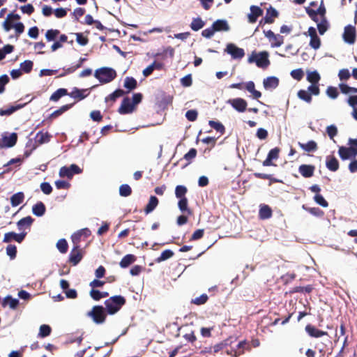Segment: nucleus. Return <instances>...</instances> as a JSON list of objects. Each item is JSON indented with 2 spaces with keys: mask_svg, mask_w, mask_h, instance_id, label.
Segmentation results:
<instances>
[{
  "mask_svg": "<svg viewBox=\"0 0 357 357\" xmlns=\"http://www.w3.org/2000/svg\"><path fill=\"white\" fill-rule=\"evenodd\" d=\"M181 84L184 87H189L192 84L191 74H188L181 79Z\"/></svg>",
  "mask_w": 357,
  "mask_h": 357,
  "instance_id": "338daca9",
  "label": "nucleus"
},
{
  "mask_svg": "<svg viewBox=\"0 0 357 357\" xmlns=\"http://www.w3.org/2000/svg\"><path fill=\"white\" fill-rule=\"evenodd\" d=\"M278 15L279 13L277 10L273 7L270 6L267 8L266 15L264 17V24H273L275 21L274 19L278 17Z\"/></svg>",
  "mask_w": 357,
  "mask_h": 357,
  "instance_id": "aec40b11",
  "label": "nucleus"
},
{
  "mask_svg": "<svg viewBox=\"0 0 357 357\" xmlns=\"http://www.w3.org/2000/svg\"><path fill=\"white\" fill-rule=\"evenodd\" d=\"M26 235V233H20V234H16L13 231L8 232L5 234L3 242L4 243H9L12 240H14L17 241V243H22L23 240L24 239L25 236Z\"/></svg>",
  "mask_w": 357,
  "mask_h": 357,
  "instance_id": "dca6fc26",
  "label": "nucleus"
},
{
  "mask_svg": "<svg viewBox=\"0 0 357 357\" xmlns=\"http://www.w3.org/2000/svg\"><path fill=\"white\" fill-rule=\"evenodd\" d=\"M328 27L329 24L326 18H321L320 22L317 24V29L319 33L321 35L324 34V33L328 30Z\"/></svg>",
  "mask_w": 357,
  "mask_h": 357,
  "instance_id": "49530a36",
  "label": "nucleus"
},
{
  "mask_svg": "<svg viewBox=\"0 0 357 357\" xmlns=\"http://www.w3.org/2000/svg\"><path fill=\"white\" fill-rule=\"evenodd\" d=\"M158 199L155 196H151L149 203L144 208V212L146 214L151 213L158 204Z\"/></svg>",
  "mask_w": 357,
  "mask_h": 357,
  "instance_id": "c85d7f7f",
  "label": "nucleus"
},
{
  "mask_svg": "<svg viewBox=\"0 0 357 357\" xmlns=\"http://www.w3.org/2000/svg\"><path fill=\"white\" fill-rule=\"evenodd\" d=\"M263 85L266 89H275L279 85V79L274 76L268 77L264 79Z\"/></svg>",
  "mask_w": 357,
  "mask_h": 357,
  "instance_id": "b1692460",
  "label": "nucleus"
},
{
  "mask_svg": "<svg viewBox=\"0 0 357 357\" xmlns=\"http://www.w3.org/2000/svg\"><path fill=\"white\" fill-rule=\"evenodd\" d=\"M125 93L126 92L123 89H118L105 98V102L111 101L114 102L116 98L123 96Z\"/></svg>",
  "mask_w": 357,
  "mask_h": 357,
  "instance_id": "e433bc0d",
  "label": "nucleus"
},
{
  "mask_svg": "<svg viewBox=\"0 0 357 357\" xmlns=\"http://www.w3.org/2000/svg\"><path fill=\"white\" fill-rule=\"evenodd\" d=\"M137 257L134 255L128 254L121 259L119 265L122 268H126L134 263Z\"/></svg>",
  "mask_w": 357,
  "mask_h": 357,
  "instance_id": "bb28decb",
  "label": "nucleus"
},
{
  "mask_svg": "<svg viewBox=\"0 0 357 357\" xmlns=\"http://www.w3.org/2000/svg\"><path fill=\"white\" fill-rule=\"evenodd\" d=\"M174 255V253L172 250H165L161 253L160 257H158V258H156L155 259V261L156 263H160L162 261H164L165 260H167V259L172 258Z\"/></svg>",
  "mask_w": 357,
  "mask_h": 357,
  "instance_id": "58836bf2",
  "label": "nucleus"
},
{
  "mask_svg": "<svg viewBox=\"0 0 357 357\" xmlns=\"http://www.w3.org/2000/svg\"><path fill=\"white\" fill-rule=\"evenodd\" d=\"M45 206L42 202H38L32 207L33 213L38 217L43 215L45 213Z\"/></svg>",
  "mask_w": 357,
  "mask_h": 357,
  "instance_id": "2f4dec72",
  "label": "nucleus"
},
{
  "mask_svg": "<svg viewBox=\"0 0 357 357\" xmlns=\"http://www.w3.org/2000/svg\"><path fill=\"white\" fill-rule=\"evenodd\" d=\"M82 257V249H80L79 246H74L69 255V262L73 266H76L79 263Z\"/></svg>",
  "mask_w": 357,
  "mask_h": 357,
  "instance_id": "4468645a",
  "label": "nucleus"
},
{
  "mask_svg": "<svg viewBox=\"0 0 357 357\" xmlns=\"http://www.w3.org/2000/svg\"><path fill=\"white\" fill-rule=\"evenodd\" d=\"M24 105H17L15 106H10L9 108L6 109H0V115L1 116H10L17 110L23 107Z\"/></svg>",
  "mask_w": 357,
  "mask_h": 357,
  "instance_id": "37998d69",
  "label": "nucleus"
},
{
  "mask_svg": "<svg viewBox=\"0 0 357 357\" xmlns=\"http://www.w3.org/2000/svg\"><path fill=\"white\" fill-rule=\"evenodd\" d=\"M225 52L230 54L234 59H241L245 56L244 50L237 47L234 43H228Z\"/></svg>",
  "mask_w": 357,
  "mask_h": 357,
  "instance_id": "1a4fd4ad",
  "label": "nucleus"
},
{
  "mask_svg": "<svg viewBox=\"0 0 357 357\" xmlns=\"http://www.w3.org/2000/svg\"><path fill=\"white\" fill-rule=\"evenodd\" d=\"M260 345V342L258 339L252 340L250 343L247 342L245 340L241 341L236 345V349H231L230 350H227V353L233 356H239L244 353L245 349L250 350L251 347L256 348Z\"/></svg>",
  "mask_w": 357,
  "mask_h": 357,
  "instance_id": "20e7f679",
  "label": "nucleus"
},
{
  "mask_svg": "<svg viewBox=\"0 0 357 357\" xmlns=\"http://www.w3.org/2000/svg\"><path fill=\"white\" fill-rule=\"evenodd\" d=\"M68 96L66 89L60 88L54 91L50 96V100L53 102H57L61 97Z\"/></svg>",
  "mask_w": 357,
  "mask_h": 357,
  "instance_id": "72a5a7b5",
  "label": "nucleus"
},
{
  "mask_svg": "<svg viewBox=\"0 0 357 357\" xmlns=\"http://www.w3.org/2000/svg\"><path fill=\"white\" fill-rule=\"evenodd\" d=\"M208 299V297L207 294H203L200 296L197 297L194 299H192L191 303L197 305H201L207 302Z\"/></svg>",
  "mask_w": 357,
  "mask_h": 357,
  "instance_id": "864d4df0",
  "label": "nucleus"
},
{
  "mask_svg": "<svg viewBox=\"0 0 357 357\" xmlns=\"http://www.w3.org/2000/svg\"><path fill=\"white\" fill-rule=\"evenodd\" d=\"M326 132L328 137L333 139L337 134V128L335 125H331L326 128Z\"/></svg>",
  "mask_w": 357,
  "mask_h": 357,
  "instance_id": "774afa93",
  "label": "nucleus"
},
{
  "mask_svg": "<svg viewBox=\"0 0 357 357\" xmlns=\"http://www.w3.org/2000/svg\"><path fill=\"white\" fill-rule=\"evenodd\" d=\"M75 103L71 104H67L61 106L59 109L55 110L54 112H52L50 115L51 118H56L59 116L61 115L65 112L68 111L69 109H70Z\"/></svg>",
  "mask_w": 357,
  "mask_h": 357,
  "instance_id": "a19ab883",
  "label": "nucleus"
},
{
  "mask_svg": "<svg viewBox=\"0 0 357 357\" xmlns=\"http://www.w3.org/2000/svg\"><path fill=\"white\" fill-rule=\"evenodd\" d=\"M76 40L80 45L84 46L88 44L89 38L83 36L82 33H76Z\"/></svg>",
  "mask_w": 357,
  "mask_h": 357,
  "instance_id": "69168bd1",
  "label": "nucleus"
},
{
  "mask_svg": "<svg viewBox=\"0 0 357 357\" xmlns=\"http://www.w3.org/2000/svg\"><path fill=\"white\" fill-rule=\"evenodd\" d=\"M94 76L101 84H107L116 78V72L112 68L102 67L95 71Z\"/></svg>",
  "mask_w": 357,
  "mask_h": 357,
  "instance_id": "7ed1b4c3",
  "label": "nucleus"
},
{
  "mask_svg": "<svg viewBox=\"0 0 357 357\" xmlns=\"http://www.w3.org/2000/svg\"><path fill=\"white\" fill-rule=\"evenodd\" d=\"M52 333V328L47 324H43L40 326L38 337L44 338L49 336Z\"/></svg>",
  "mask_w": 357,
  "mask_h": 357,
  "instance_id": "ea45409f",
  "label": "nucleus"
},
{
  "mask_svg": "<svg viewBox=\"0 0 357 357\" xmlns=\"http://www.w3.org/2000/svg\"><path fill=\"white\" fill-rule=\"evenodd\" d=\"M269 42L272 47H278L284 43V37L280 34H275L271 39V41Z\"/></svg>",
  "mask_w": 357,
  "mask_h": 357,
  "instance_id": "de8ad7c7",
  "label": "nucleus"
},
{
  "mask_svg": "<svg viewBox=\"0 0 357 357\" xmlns=\"http://www.w3.org/2000/svg\"><path fill=\"white\" fill-rule=\"evenodd\" d=\"M314 202L322 207H327L328 206V202L320 194H316L314 197Z\"/></svg>",
  "mask_w": 357,
  "mask_h": 357,
  "instance_id": "052dcab7",
  "label": "nucleus"
},
{
  "mask_svg": "<svg viewBox=\"0 0 357 357\" xmlns=\"http://www.w3.org/2000/svg\"><path fill=\"white\" fill-rule=\"evenodd\" d=\"M126 298L121 295L113 296L105 301V310L108 314L118 312L126 304Z\"/></svg>",
  "mask_w": 357,
  "mask_h": 357,
  "instance_id": "f03ea898",
  "label": "nucleus"
},
{
  "mask_svg": "<svg viewBox=\"0 0 357 357\" xmlns=\"http://www.w3.org/2000/svg\"><path fill=\"white\" fill-rule=\"evenodd\" d=\"M326 166L331 172H336L339 169V162L337 159L332 155L326 156Z\"/></svg>",
  "mask_w": 357,
  "mask_h": 357,
  "instance_id": "4be33fe9",
  "label": "nucleus"
},
{
  "mask_svg": "<svg viewBox=\"0 0 357 357\" xmlns=\"http://www.w3.org/2000/svg\"><path fill=\"white\" fill-rule=\"evenodd\" d=\"M297 96L298 97L305 101L307 103H310L312 102V96L310 95V93L306 91V90H304V89H301L298 91L297 93Z\"/></svg>",
  "mask_w": 357,
  "mask_h": 357,
  "instance_id": "a18cd8bd",
  "label": "nucleus"
},
{
  "mask_svg": "<svg viewBox=\"0 0 357 357\" xmlns=\"http://www.w3.org/2000/svg\"><path fill=\"white\" fill-rule=\"evenodd\" d=\"M107 312L105 308L102 305H95L92 310L87 313L96 324H101L105 321L107 317Z\"/></svg>",
  "mask_w": 357,
  "mask_h": 357,
  "instance_id": "423d86ee",
  "label": "nucleus"
},
{
  "mask_svg": "<svg viewBox=\"0 0 357 357\" xmlns=\"http://www.w3.org/2000/svg\"><path fill=\"white\" fill-rule=\"evenodd\" d=\"M60 31L58 29H49L46 31L45 38L47 41H53L59 35Z\"/></svg>",
  "mask_w": 357,
  "mask_h": 357,
  "instance_id": "3c124183",
  "label": "nucleus"
},
{
  "mask_svg": "<svg viewBox=\"0 0 357 357\" xmlns=\"http://www.w3.org/2000/svg\"><path fill=\"white\" fill-rule=\"evenodd\" d=\"M197 153V150L195 148H192L187 153L184 155L183 158L187 160L188 162L183 166V168L185 167L192 162V160L196 157Z\"/></svg>",
  "mask_w": 357,
  "mask_h": 357,
  "instance_id": "79ce46f5",
  "label": "nucleus"
},
{
  "mask_svg": "<svg viewBox=\"0 0 357 357\" xmlns=\"http://www.w3.org/2000/svg\"><path fill=\"white\" fill-rule=\"evenodd\" d=\"M24 199V192H17L11 196L10 204H11L12 206L15 207V206H17L18 205H20V204H22L23 202Z\"/></svg>",
  "mask_w": 357,
  "mask_h": 357,
  "instance_id": "473e14b6",
  "label": "nucleus"
},
{
  "mask_svg": "<svg viewBox=\"0 0 357 357\" xmlns=\"http://www.w3.org/2000/svg\"><path fill=\"white\" fill-rule=\"evenodd\" d=\"M19 305V301L17 298H13L11 296H6L2 303V305L6 307V305H9L11 309H15Z\"/></svg>",
  "mask_w": 357,
  "mask_h": 357,
  "instance_id": "c9c22d12",
  "label": "nucleus"
},
{
  "mask_svg": "<svg viewBox=\"0 0 357 357\" xmlns=\"http://www.w3.org/2000/svg\"><path fill=\"white\" fill-rule=\"evenodd\" d=\"M6 254L10 259H14L17 255V247L15 245L10 244L6 247Z\"/></svg>",
  "mask_w": 357,
  "mask_h": 357,
  "instance_id": "13d9d810",
  "label": "nucleus"
},
{
  "mask_svg": "<svg viewBox=\"0 0 357 357\" xmlns=\"http://www.w3.org/2000/svg\"><path fill=\"white\" fill-rule=\"evenodd\" d=\"M187 192L188 188L185 185H178L175 188V195L178 199L186 197L185 195Z\"/></svg>",
  "mask_w": 357,
  "mask_h": 357,
  "instance_id": "c03bdc74",
  "label": "nucleus"
},
{
  "mask_svg": "<svg viewBox=\"0 0 357 357\" xmlns=\"http://www.w3.org/2000/svg\"><path fill=\"white\" fill-rule=\"evenodd\" d=\"M20 20V16L18 14L10 13L8 14L6 20L2 24V26L6 31H9L12 29H15L17 37L24 31V25L22 22H16Z\"/></svg>",
  "mask_w": 357,
  "mask_h": 357,
  "instance_id": "f257e3e1",
  "label": "nucleus"
},
{
  "mask_svg": "<svg viewBox=\"0 0 357 357\" xmlns=\"http://www.w3.org/2000/svg\"><path fill=\"white\" fill-rule=\"evenodd\" d=\"M50 135L47 132H43V131L38 132L35 137V144L36 146H39L43 144L47 143L50 139Z\"/></svg>",
  "mask_w": 357,
  "mask_h": 357,
  "instance_id": "a878e982",
  "label": "nucleus"
},
{
  "mask_svg": "<svg viewBox=\"0 0 357 357\" xmlns=\"http://www.w3.org/2000/svg\"><path fill=\"white\" fill-rule=\"evenodd\" d=\"M134 109V104L131 102L128 97H126L123 99L121 106L118 109V112L121 114H127L132 113Z\"/></svg>",
  "mask_w": 357,
  "mask_h": 357,
  "instance_id": "ddd939ff",
  "label": "nucleus"
},
{
  "mask_svg": "<svg viewBox=\"0 0 357 357\" xmlns=\"http://www.w3.org/2000/svg\"><path fill=\"white\" fill-rule=\"evenodd\" d=\"M71 239L75 247L79 246V243L82 240H83L80 230H78L77 232L74 233L71 236Z\"/></svg>",
  "mask_w": 357,
  "mask_h": 357,
  "instance_id": "bf43d9fd",
  "label": "nucleus"
},
{
  "mask_svg": "<svg viewBox=\"0 0 357 357\" xmlns=\"http://www.w3.org/2000/svg\"><path fill=\"white\" fill-rule=\"evenodd\" d=\"M250 13L248 14V22L251 24L255 23L257 18L263 15V10L257 6H251Z\"/></svg>",
  "mask_w": 357,
  "mask_h": 357,
  "instance_id": "f3484780",
  "label": "nucleus"
},
{
  "mask_svg": "<svg viewBox=\"0 0 357 357\" xmlns=\"http://www.w3.org/2000/svg\"><path fill=\"white\" fill-rule=\"evenodd\" d=\"M326 94L331 98L335 99L338 96L339 92L336 87L330 86L326 89Z\"/></svg>",
  "mask_w": 357,
  "mask_h": 357,
  "instance_id": "0e129e2a",
  "label": "nucleus"
},
{
  "mask_svg": "<svg viewBox=\"0 0 357 357\" xmlns=\"http://www.w3.org/2000/svg\"><path fill=\"white\" fill-rule=\"evenodd\" d=\"M33 62L30 60H26L20 64V68L22 71L29 73L33 68Z\"/></svg>",
  "mask_w": 357,
  "mask_h": 357,
  "instance_id": "5fc2aeb1",
  "label": "nucleus"
},
{
  "mask_svg": "<svg viewBox=\"0 0 357 357\" xmlns=\"http://www.w3.org/2000/svg\"><path fill=\"white\" fill-rule=\"evenodd\" d=\"M132 194V189L128 184H122L119 187V195L121 197H128Z\"/></svg>",
  "mask_w": 357,
  "mask_h": 357,
  "instance_id": "8fccbe9b",
  "label": "nucleus"
},
{
  "mask_svg": "<svg viewBox=\"0 0 357 357\" xmlns=\"http://www.w3.org/2000/svg\"><path fill=\"white\" fill-rule=\"evenodd\" d=\"M56 248L61 253H66L68 251V245L66 239L61 238L56 243Z\"/></svg>",
  "mask_w": 357,
  "mask_h": 357,
  "instance_id": "603ef678",
  "label": "nucleus"
},
{
  "mask_svg": "<svg viewBox=\"0 0 357 357\" xmlns=\"http://www.w3.org/2000/svg\"><path fill=\"white\" fill-rule=\"evenodd\" d=\"M273 215L271 208L266 204H261L259 211V217L261 220L269 219Z\"/></svg>",
  "mask_w": 357,
  "mask_h": 357,
  "instance_id": "5701e85b",
  "label": "nucleus"
},
{
  "mask_svg": "<svg viewBox=\"0 0 357 357\" xmlns=\"http://www.w3.org/2000/svg\"><path fill=\"white\" fill-rule=\"evenodd\" d=\"M315 166L303 164L299 166L298 172L304 178H310L314 175Z\"/></svg>",
  "mask_w": 357,
  "mask_h": 357,
  "instance_id": "6ab92c4d",
  "label": "nucleus"
},
{
  "mask_svg": "<svg viewBox=\"0 0 357 357\" xmlns=\"http://www.w3.org/2000/svg\"><path fill=\"white\" fill-rule=\"evenodd\" d=\"M321 76L317 70L307 72V80L311 84H319Z\"/></svg>",
  "mask_w": 357,
  "mask_h": 357,
  "instance_id": "f704fd0d",
  "label": "nucleus"
},
{
  "mask_svg": "<svg viewBox=\"0 0 357 357\" xmlns=\"http://www.w3.org/2000/svg\"><path fill=\"white\" fill-rule=\"evenodd\" d=\"M205 25V22L199 17L192 19L190 24V28L195 31H197L202 29Z\"/></svg>",
  "mask_w": 357,
  "mask_h": 357,
  "instance_id": "4c0bfd02",
  "label": "nucleus"
},
{
  "mask_svg": "<svg viewBox=\"0 0 357 357\" xmlns=\"http://www.w3.org/2000/svg\"><path fill=\"white\" fill-rule=\"evenodd\" d=\"M356 29L352 25L344 27L343 33L344 40L349 44H354L356 41Z\"/></svg>",
  "mask_w": 357,
  "mask_h": 357,
  "instance_id": "f8f14e48",
  "label": "nucleus"
},
{
  "mask_svg": "<svg viewBox=\"0 0 357 357\" xmlns=\"http://www.w3.org/2000/svg\"><path fill=\"white\" fill-rule=\"evenodd\" d=\"M280 152V149L278 147H275L270 150V151L268 153L267 158H266L265 160L263 161V166L268 167L275 165L272 162V160L278 159Z\"/></svg>",
  "mask_w": 357,
  "mask_h": 357,
  "instance_id": "2eb2a0df",
  "label": "nucleus"
},
{
  "mask_svg": "<svg viewBox=\"0 0 357 357\" xmlns=\"http://www.w3.org/2000/svg\"><path fill=\"white\" fill-rule=\"evenodd\" d=\"M90 93V89H79L77 87H74L70 93H68V96L75 99L76 102L86 98Z\"/></svg>",
  "mask_w": 357,
  "mask_h": 357,
  "instance_id": "9b49d317",
  "label": "nucleus"
},
{
  "mask_svg": "<svg viewBox=\"0 0 357 357\" xmlns=\"http://www.w3.org/2000/svg\"><path fill=\"white\" fill-rule=\"evenodd\" d=\"M33 219L31 216H26L20 219L17 222V228L20 231L23 230L25 227H29L32 225Z\"/></svg>",
  "mask_w": 357,
  "mask_h": 357,
  "instance_id": "c756f323",
  "label": "nucleus"
},
{
  "mask_svg": "<svg viewBox=\"0 0 357 357\" xmlns=\"http://www.w3.org/2000/svg\"><path fill=\"white\" fill-rule=\"evenodd\" d=\"M82 170L80 167L75 165L72 164L70 167H62L59 170V176L61 177H67L68 178H72L74 174L82 173Z\"/></svg>",
  "mask_w": 357,
  "mask_h": 357,
  "instance_id": "0eeeda50",
  "label": "nucleus"
},
{
  "mask_svg": "<svg viewBox=\"0 0 357 357\" xmlns=\"http://www.w3.org/2000/svg\"><path fill=\"white\" fill-rule=\"evenodd\" d=\"M226 102L238 112H244L248 106L247 101L241 98L229 99Z\"/></svg>",
  "mask_w": 357,
  "mask_h": 357,
  "instance_id": "9d476101",
  "label": "nucleus"
},
{
  "mask_svg": "<svg viewBox=\"0 0 357 357\" xmlns=\"http://www.w3.org/2000/svg\"><path fill=\"white\" fill-rule=\"evenodd\" d=\"M290 74L294 79L298 81L301 80L304 76L303 70L301 68L293 70Z\"/></svg>",
  "mask_w": 357,
  "mask_h": 357,
  "instance_id": "680f3d73",
  "label": "nucleus"
},
{
  "mask_svg": "<svg viewBox=\"0 0 357 357\" xmlns=\"http://www.w3.org/2000/svg\"><path fill=\"white\" fill-rule=\"evenodd\" d=\"M188 203L187 197L181 198L178 202V206L182 212L188 211L190 213V211L188 208Z\"/></svg>",
  "mask_w": 357,
  "mask_h": 357,
  "instance_id": "6e6d98bb",
  "label": "nucleus"
},
{
  "mask_svg": "<svg viewBox=\"0 0 357 357\" xmlns=\"http://www.w3.org/2000/svg\"><path fill=\"white\" fill-rule=\"evenodd\" d=\"M208 124L212 128L215 129L217 132H220L221 135H223L225 133V128L222 125V123H221L220 122L215 121H209Z\"/></svg>",
  "mask_w": 357,
  "mask_h": 357,
  "instance_id": "09e8293b",
  "label": "nucleus"
},
{
  "mask_svg": "<svg viewBox=\"0 0 357 357\" xmlns=\"http://www.w3.org/2000/svg\"><path fill=\"white\" fill-rule=\"evenodd\" d=\"M298 145L306 152H314L318 149V146L316 142L310 140L306 144L298 142Z\"/></svg>",
  "mask_w": 357,
  "mask_h": 357,
  "instance_id": "cd10ccee",
  "label": "nucleus"
},
{
  "mask_svg": "<svg viewBox=\"0 0 357 357\" xmlns=\"http://www.w3.org/2000/svg\"><path fill=\"white\" fill-rule=\"evenodd\" d=\"M306 333L312 337H322L324 335H327L326 331H324L317 328L311 324H307L305 326Z\"/></svg>",
  "mask_w": 357,
  "mask_h": 357,
  "instance_id": "a211bd4d",
  "label": "nucleus"
},
{
  "mask_svg": "<svg viewBox=\"0 0 357 357\" xmlns=\"http://www.w3.org/2000/svg\"><path fill=\"white\" fill-rule=\"evenodd\" d=\"M338 77L341 81H346L350 78L351 74L348 69L343 68L339 71Z\"/></svg>",
  "mask_w": 357,
  "mask_h": 357,
  "instance_id": "e2e57ef3",
  "label": "nucleus"
},
{
  "mask_svg": "<svg viewBox=\"0 0 357 357\" xmlns=\"http://www.w3.org/2000/svg\"><path fill=\"white\" fill-rule=\"evenodd\" d=\"M3 145H0V148L1 147H13L14 146L17 141V135L15 132L11 133L8 136H3L2 138Z\"/></svg>",
  "mask_w": 357,
  "mask_h": 357,
  "instance_id": "412c9836",
  "label": "nucleus"
},
{
  "mask_svg": "<svg viewBox=\"0 0 357 357\" xmlns=\"http://www.w3.org/2000/svg\"><path fill=\"white\" fill-rule=\"evenodd\" d=\"M310 46L314 50H318L321 46V39L318 36L310 38Z\"/></svg>",
  "mask_w": 357,
  "mask_h": 357,
  "instance_id": "4d7b16f0",
  "label": "nucleus"
},
{
  "mask_svg": "<svg viewBox=\"0 0 357 357\" xmlns=\"http://www.w3.org/2000/svg\"><path fill=\"white\" fill-rule=\"evenodd\" d=\"M123 86L128 89L127 93H129L137 88V82L132 77H126L124 80Z\"/></svg>",
  "mask_w": 357,
  "mask_h": 357,
  "instance_id": "7c9ffc66",
  "label": "nucleus"
},
{
  "mask_svg": "<svg viewBox=\"0 0 357 357\" xmlns=\"http://www.w3.org/2000/svg\"><path fill=\"white\" fill-rule=\"evenodd\" d=\"M268 56V52L266 51H263L259 53L252 52L248 58V62H255L257 67L266 68L270 65Z\"/></svg>",
  "mask_w": 357,
  "mask_h": 357,
  "instance_id": "39448f33",
  "label": "nucleus"
},
{
  "mask_svg": "<svg viewBox=\"0 0 357 357\" xmlns=\"http://www.w3.org/2000/svg\"><path fill=\"white\" fill-rule=\"evenodd\" d=\"M338 154L342 160L355 159L357 155V149L351 146L349 147L340 146Z\"/></svg>",
  "mask_w": 357,
  "mask_h": 357,
  "instance_id": "6e6552de",
  "label": "nucleus"
},
{
  "mask_svg": "<svg viewBox=\"0 0 357 357\" xmlns=\"http://www.w3.org/2000/svg\"><path fill=\"white\" fill-rule=\"evenodd\" d=\"M212 26L215 32L228 31L229 30V26L225 20H217L213 23Z\"/></svg>",
  "mask_w": 357,
  "mask_h": 357,
  "instance_id": "393cba45",
  "label": "nucleus"
}]
</instances>
